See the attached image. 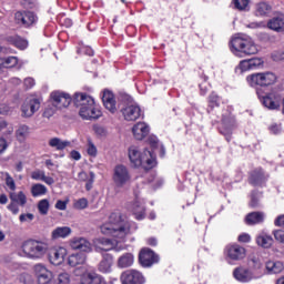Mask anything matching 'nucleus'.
<instances>
[{"instance_id":"obj_1","label":"nucleus","mask_w":284,"mask_h":284,"mask_svg":"<svg viewBox=\"0 0 284 284\" xmlns=\"http://www.w3.org/2000/svg\"><path fill=\"white\" fill-rule=\"evenodd\" d=\"M75 108H80L79 115L84 121H97L102 118V111L94 99L87 93H75L73 97Z\"/></svg>"},{"instance_id":"obj_2","label":"nucleus","mask_w":284,"mask_h":284,"mask_svg":"<svg viewBox=\"0 0 284 284\" xmlns=\"http://www.w3.org/2000/svg\"><path fill=\"white\" fill-rule=\"evenodd\" d=\"M100 229L104 235L123 240L130 233L131 225L121 214L112 213L110 215V223L103 224Z\"/></svg>"},{"instance_id":"obj_3","label":"nucleus","mask_w":284,"mask_h":284,"mask_svg":"<svg viewBox=\"0 0 284 284\" xmlns=\"http://www.w3.org/2000/svg\"><path fill=\"white\" fill-rule=\"evenodd\" d=\"M231 51L239 57L253 55L258 53V48L252 42V40L243 37H234L230 42Z\"/></svg>"},{"instance_id":"obj_4","label":"nucleus","mask_w":284,"mask_h":284,"mask_svg":"<svg viewBox=\"0 0 284 284\" xmlns=\"http://www.w3.org/2000/svg\"><path fill=\"white\" fill-rule=\"evenodd\" d=\"M22 252L30 258L40 260L49 252V243L37 240H27L22 243Z\"/></svg>"},{"instance_id":"obj_5","label":"nucleus","mask_w":284,"mask_h":284,"mask_svg":"<svg viewBox=\"0 0 284 284\" xmlns=\"http://www.w3.org/2000/svg\"><path fill=\"white\" fill-rule=\"evenodd\" d=\"M277 78L273 72H256L246 77V82L250 87L261 90L258 88H267L276 82Z\"/></svg>"},{"instance_id":"obj_6","label":"nucleus","mask_w":284,"mask_h":284,"mask_svg":"<svg viewBox=\"0 0 284 284\" xmlns=\"http://www.w3.org/2000/svg\"><path fill=\"white\" fill-rule=\"evenodd\" d=\"M237 128L236 116L229 112L223 114L221 119V125L217 128V131L221 135L225 138L227 143H231L233 131Z\"/></svg>"},{"instance_id":"obj_7","label":"nucleus","mask_w":284,"mask_h":284,"mask_svg":"<svg viewBox=\"0 0 284 284\" xmlns=\"http://www.w3.org/2000/svg\"><path fill=\"white\" fill-rule=\"evenodd\" d=\"M256 94L262 105L270 111H276L281 108L282 97L280 93L272 91L270 93H263V90H256Z\"/></svg>"},{"instance_id":"obj_8","label":"nucleus","mask_w":284,"mask_h":284,"mask_svg":"<svg viewBox=\"0 0 284 284\" xmlns=\"http://www.w3.org/2000/svg\"><path fill=\"white\" fill-rule=\"evenodd\" d=\"M14 23L23 29H31L34 27L39 18L34 11H16L13 17Z\"/></svg>"},{"instance_id":"obj_9","label":"nucleus","mask_w":284,"mask_h":284,"mask_svg":"<svg viewBox=\"0 0 284 284\" xmlns=\"http://www.w3.org/2000/svg\"><path fill=\"white\" fill-rule=\"evenodd\" d=\"M112 179L114 185L119 189H122L131 182L132 176L128 166L124 164H118L114 166Z\"/></svg>"},{"instance_id":"obj_10","label":"nucleus","mask_w":284,"mask_h":284,"mask_svg":"<svg viewBox=\"0 0 284 284\" xmlns=\"http://www.w3.org/2000/svg\"><path fill=\"white\" fill-rule=\"evenodd\" d=\"M41 108V99L36 95L26 98L21 105V116L32 118Z\"/></svg>"},{"instance_id":"obj_11","label":"nucleus","mask_w":284,"mask_h":284,"mask_svg":"<svg viewBox=\"0 0 284 284\" xmlns=\"http://www.w3.org/2000/svg\"><path fill=\"white\" fill-rule=\"evenodd\" d=\"M50 100L53 108L57 110H64L72 103V97L63 91H52L50 93Z\"/></svg>"},{"instance_id":"obj_12","label":"nucleus","mask_w":284,"mask_h":284,"mask_svg":"<svg viewBox=\"0 0 284 284\" xmlns=\"http://www.w3.org/2000/svg\"><path fill=\"white\" fill-rule=\"evenodd\" d=\"M268 174L265 173L263 168H255L248 173V184L256 187H263L267 183Z\"/></svg>"},{"instance_id":"obj_13","label":"nucleus","mask_w":284,"mask_h":284,"mask_svg":"<svg viewBox=\"0 0 284 284\" xmlns=\"http://www.w3.org/2000/svg\"><path fill=\"white\" fill-rule=\"evenodd\" d=\"M121 112L126 122H136L144 119V112L139 104H129Z\"/></svg>"},{"instance_id":"obj_14","label":"nucleus","mask_w":284,"mask_h":284,"mask_svg":"<svg viewBox=\"0 0 284 284\" xmlns=\"http://www.w3.org/2000/svg\"><path fill=\"white\" fill-rule=\"evenodd\" d=\"M34 277L38 284H51L54 275L53 272L47 268L43 264H36L33 267Z\"/></svg>"},{"instance_id":"obj_15","label":"nucleus","mask_w":284,"mask_h":284,"mask_svg":"<svg viewBox=\"0 0 284 284\" xmlns=\"http://www.w3.org/2000/svg\"><path fill=\"white\" fill-rule=\"evenodd\" d=\"M246 248L240 244H229L224 250V254L230 261H242L246 257Z\"/></svg>"},{"instance_id":"obj_16","label":"nucleus","mask_w":284,"mask_h":284,"mask_svg":"<svg viewBox=\"0 0 284 284\" xmlns=\"http://www.w3.org/2000/svg\"><path fill=\"white\" fill-rule=\"evenodd\" d=\"M139 262L144 267H151L160 262V256L151 248L144 247L139 254Z\"/></svg>"},{"instance_id":"obj_17","label":"nucleus","mask_w":284,"mask_h":284,"mask_svg":"<svg viewBox=\"0 0 284 284\" xmlns=\"http://www.w3.org/2000/svg\"><path fill=\"white\" fill-rule=\"evenodd\" d=\"M47 254L49 262L58 266L64 262L65 256L68 255V250L64 247H48Z\"/></svg>"},{"instance_id":"obj_18","label":"nucleus","mask_w":284,"mask_h":284,"mask_svg":"<svg viewBox=\"0 0 284 284\" xmlns=\"http://www.w3.org/2000/svg\"><path fill=\"white\" fill-rule=\"evenodd\" d=\"M128 153H129V160L131 162V165L134 169H139L143 165L144 160L146 158V151L141 152L138 146L131 145L128 150Z\"/></svg>"},{"instance_id":"obj_19","label":"nucleus","mask_w":284,"mask_h":284,"mask_svg":"<svg viewBox=\"0 0 284 284\" xmlns=\"http://www.w3.org/2000/svg\"><path fill=\"white\" fill-rule=\"evenodd\" d=\"M122 284H144L145 277L136 270H128L121 275Z\"/></svg>"},{"instance_id":"obj_20","label":"nucleus","mask_w":284,"mask_h":284,"mask_svg":"<svg viewBox=\"0 0 284 284\" xmlns=\"http://www.w3.org/2000/svg\"><path fill=\"white\" fill-rule=\"evenodd\" d=\"M102 101L105 110L111 114H115L118 112L115 97L111 91L104 90Z\"/></svg>"},{"instance_id":"obj_21","label":"nucleus","mask_w":284,"mask_h":284,"mask_svg":"<svg viewBox=\"0 0 284 284\" xmlns=\"http://www.w3.org/2000/svg\"><path fill=\"white\" fill-rule=\"evenodd\" d=\"M233 276L236 281H240V283H250V281H252V271L244 266L235 267Z\"/></svg>"},{"instance_id":"obj_22","label":"nucleus","mask_w":284,"mask_h":284,"mask_svg":"<svg viewBox=\"0 0 284 284\" xmlns=\"http://www.w3.org/2000/svg\"><path fill=\"white\" fill-rule=\"evenodd\" d=\"M221 103H223V98L215 91L211 92L207 97V114H212L215 111V108H221Z\"/></svg>"},{"instance_id":"obj_23","label":"nucleus","mask_w":284,"mask_h":284,"mask_svg":"<svg viewBox=\"0 0 284 284\" xmlns=\"http://www.w3.org/2000/svg\"><path fill=\"white\" fill-rule=\"evenodd\" d=\"M132 131H133V135H134L135 140L142 141L149 135L150 128L146 123L139 122V123L134 124V126L132 128Z\"/></svg>"},{"instance_id":"obj_24","label":"nucleus","mask_w":284,"mask_h":284,"mask_svg":"<svg viewBox=\"0 0 284 284\" xmlns=\"http://www.w3.org/2000/svg\"><path fill=\"white\" fill-rule=\"evenodd\" d=\"M4 41L19 50H26L29 45V42L18 34L7 37Z\"/></svg>"},{"instance_id":"obj_25","label":"nucleus","mask_w":284,"mask_h":284,"mask_svg":"<svg viewBox=\"0 0 284 284\" xmlns=\"http://www.w3.org/2000/svg\"><path fill=\"white\" fill-rule=\"evenodd\" d=\"M70 246L73 250L88 253L91 251V244L83 237H74L70 241Z\"/></svg>"},{"instance_id":"obj_26","label":"nucleus","mask_w":284,"mask_h":284,"mask_svg":"<svg viewBox=\"0 0 284 284\" xmlns=\"http://www.w3.org/2000/svg\"><path fill=\"white\" fill-rule=\"evenodd\" d=\"M244 222L248 226H254L256 224H261V223L265 222V213L251 212L245 216Z\"/></svg>"},{"instance_id":"obj_27","label":"nucleus","mask_w":284,"mask_h":284,"mask_svg":"<svg viewBox=\"0 0 284 284\" xmlns=\"http://www.w3.org/2000/svg\"><path fill=\"white\" fill-rule=\"evenodd\" d=\"M266 27L275 31L277 33L284 32V18L283 17H274L267 21Z\"/></svg>"},{"instance_id":"obj_28","label":"nucleus","mask_w":284,"mask_h":284,"mask_svg":"<svg viewBox=\"0 0 284 284\" xmlns=\"http://www.w3.org/2000/svg\"><path fill=\"white\" fill-rule=\"evenodd\" d=\"M113 264V256L109 253L102 254V261L99 263V271L101 273H110Z\"/></svg>"},{"instance_id":"obj_29","label":"nucleus","mask_w":284,"mask_h":284,"mask_svg":"<svg viewBox=\"0 0 284 284\" xmlns=\"http://www.w3.org/2000/svg\"><path fill=\"white\" fill-rule=\"evenodd\" d=\"M81 284H106V283L101 275L88 273L82 275Z\"/></svg>"},{"instance_id":"obj_30","label":"nucleus","mask_w":284,"mask_h":284,"mask_svg":"<svg viewBox=\"0 0 284 284\" xmlns=\"http://www.w3.org/2000/svg\"><path fill=\"white\" fill-rule=\"evenodd\" d=\"M49 146L55 149V151H64L70 146V141H64L60 138H51L49 140Z\"/></svg>"},{"instance_id":"obj_31","label":"nucleus","mask_w":284,"mask_h":284,"mask_svg":"<svg viewBox=\"0 0 284 284\" xmlns=\"http://www.w3.org/2000/svg\"><path fill=\"white\" fill-rule=\"evenodd\" d=\"M72 234V229L68 226H62V227H57L55 230L52 231L51 233V239L52 240H60V239H67Z\"/></svg>"},{"instance_id":"obj_32","label":"nucleus","mask_w":284,"mask_h":284,"mask_svg":"<svg viewBox=\"0 0 284 284\" xmlns=\"http://www.w3.org/2000/svg\"><path fill=\"white\" fill-rule=\"evenodd\" d=\"M256 244L263 248H270L273 245L274 240L266 233H261L255 239Z\"/></svg>"},{"instance_id":"obj_33","label":"nucleus","mask_w":284,"mask_h":284,"mask_svg":"<svg viewBox=\"0 0 284 284\" xmlns=\"http://www.w3.org/2000/svg\"><path fill=\"white\" fill-rule=\"evenodd\" d=\"M262 197H263L262 191H257V190L251 191L248 206L251 209L261 207V199Z\"/></svg>"},{"instance_id":"obj_34","label":"nucleus","mask_w":284,"mask_h":284,"mask_svg":"<svg viewBox=\"0 0 284 284\" xmlns=\"http://www.w3.org/2000/svg\"><path fill=\"white\" fill-rule=\"evenodd\" d=\"M114 247H115V243L110 239L101 237L97 240V248L100 251L108 252L113 250Z\"/></svg>"},{"instance_id":"obj_35","label":"nucleus","mask_w":284,"mask_h":284,"mask_svg":"<svg viewBox=\"0 0 284 284\" xmlns=\"http://www.w3.org/2000/svg\"><path fill=\"white\" fill-rule=\"evenodd\" d=\"M85 260L87 255L84 253H74L69 256L68 263L70 266L77 267L79 265L84 264Z\"/></svg>"},{"instance_id":"obj_36","label":"nucleus","mask_w":284,"mask_h":284,"mask_svg":"<svg viewBox=\"0 0 284 284\" xmlns=\"http://www.w3.org/2000/svg\"><path fill=\"white\" fill-rule=\"evenodd\" d=\"M145 153L146 156L141 166L143 168L144 171H151L156 166V159L153 158L151 151L146 150Z\"/></svg>"},{"instance_id":"obj_37","label":"nucleus","mask_w":284,"mask_h":284,"mask_svg":"<svg viewBox=\"0 0 284 284\" xmlns=\"http://www.w3.org/2000/svg\"><path fill=\"white\" fill-rule=\"evenodd\" d=\"M10 201L21 206H24L28 202L26 193L23 191H19V193H10Z\"/></svg>"},{"instance_id":"obj_38","label":"nucleus","mask_w":284,"mask_h":284,"mask_svg":"<svg viewBox=\"0 0 284 284\" xmlns=\"http://www.w3.org/2000/svg\"><path fill=\"white\" fill-rule=\"evenodd\" d=\"M266 270L270 274H278L284 270V265L282 262H274V261H268L266 263Z\"/></svg>"},{"instance_id":"obj_39","label":"nucleus","mask_w":284,"mask_h":284,"mask_svg":"<svg viewBox=\"0 0 284 284\" xmlns=\"http://www.w3.org/2000/svg\"><path fill=\"white\" fill-rule=\"evenodd\" d=\"M134 263V256L132 253H125L123 254L119 261H118V265L121 267V268H125V267H129L131 266L132 264Z\"/></svg>"},{"instance_id":"obj_40","label":"nucleus","mask_w":284,"mask_h":284,"mask_svg":"<svg viewBox=\"0 0 284 284\" xmlns=\"http://www.w3.org/2000/svg\"><path fill=\"white\" fill-rule=\"evenodd\" d=\"M30 192L33 197H39L45 195L48 193V189L44 184H32Z\"/></svg>"},{"instance_id":"obj_41","label":"nucleus","mask_w":284,"mask_h":284,"mask_svg":"<svg viewBox=\"0 0 284 284\" xmlns=\"http://www.w3.org/2000/svg\"><path fill=\"white\" fill-rule=\"evenodd\" d=\"M19 60L17 57L0 58V68L10 69L18 65Z\"/></svg>"},{"instance_id":"obj_42","label":"nucleus","mask_w":284,"mask_h":284,"mask_svg":"<svg viewBox=\"0 0 284 284\" xmlns=\"http://www.w3.org/2000/svg\"><path fill=\"white\" fill-rule=\"evenodd\" d=\"M29 131H30V129L28 125L19 126V129L16 131L17 140L19 142L24 141L29 135Z\"/></svg>"},{"instance_id":"obj_43","label":"nucleus","mask_w":284,"mask_h":284,"mask_svg":"<svg viewBox=\"0 0 284 284\" xmlns=\"http://www.w3.org/2000/svg\"><path fill=\"white\" fill-rule=\"evenodd\" d=\"M271 11L270 4L267 2H258L256 4V14L260 17L267 16V13Z\"/></svg>"},{"instance_id":"obj_44","label":"nucleus","mask_w":284,"mask_h":284,"mask_svg":"<svg viewBox=\"0 0 284 284\" xmlns=\"http://www.w3.org/2000/svg\"><path fill=\"white\" fill-rule=\"evenodd\" d=\"M38 211L41 215H47L50 211L49 200H40L38 203Z\"/></svg>"},{"instance_id":"obj_45","label":"nucleus","mask_w":284,"mask_h":284,"mask_svg":"<svg viewBox=\"0 0 284 284\" xmlns=\"http://www.w3.org/2000/svg\"><path fill=\"white\" fill-rule=\"evenodd\" d=\"M77 52L82 55L92 57L94 54V51L84 44H79Z\"/></svg>"},{"instance_id":"obj_46","label":"nucleus","mask_w":284,"mask_h":284,"mask_svg":"<svg viewBox=\"0 0 284 284\" xmlns=\"http://www.w3.org/2000/svg\"><path fill=\"white\" fill-rule=\"evenodd\" d=\"M236 70H240L241 73L252 70L250 59L240 61L239 65L236 67Z\"/></svg>"},{"instance_id":"obj_47","label":"nucleus","mask_w":284,"mask_h":284,"mask_svg":"<svg viewBox=\"0 0 284 284\" xmlns=\"http://www.w3.org/2000/svg\"><path fill=\"white\" fill-rule=\"evenodd\" d=\"M248 61L251 63V70L261 69L265 63V61H263V59L261 58H252V59H248Z\"/></svg>"},{"instance_id":"obj_48","label":"nucleus","mask_w":284,"mask_h":284,"mask_svg":"<svg viewBox=\"0 0 284 284\" xmlns=\"http://www.w3.org/2000/svg\"><path fill=\"white\" fill-rule=\"evenodd\" d=\"M88 204L89 203H88L87 197H80L79 200H75V202L73 203V207L75 210L82 211L88 207Z\"/></svg>"},{"instance_id":"obj_49","label":"nucleus","mask_w":284,"mask_h":284,"mask_svg":"<svg viewBox=\"0 0 284 284\" xmlns=\"http://www.w3.org/2000/svg\"><path fill=\"white\" fill-rule=\"evenodd\" d=\"M234 7L237 10H246L250 4V0H233Z\"/></svg>"},{"instance_id":"obj_50","label":"nucleus","mask_w":284,"mask_h":284,"mask_svg":"<svg viewBox=\"0 0 284 284\" xmlns=\"http://www.w3.org/2000/svg\"><path fill=\"white\" fill-rule=\"evenodd\" d=\"M45 172L43 170H36L31 172V179L36 181H43Z\"/></svg>"},{"instance_id":"obj_51","label":"nucleus","mask_w":284,"mask_h":284,"mask_svg":"<svg viewBox=\"0 0 284 284\" xmlns=\"http://www.w3.org/2000/svg\"><path fill=\"white\" fill-rule=\"evenodd\" d=\"M58 283L59 284H70V274L67 272L60 273L58 275Z\"/></svg>"},{"instance_id":"obj_52","label":"nucleus","mask_w":284,"mask_h":284,"mask_svg":"<svg viewBox=\"0 0 284 284\" xmlns=\"http://www.w3.org/2000/svg\"><path fill=\"white\" fill-rule=\"evenodd\" d=\"M6 185L11 191H16L17 190L16 181H14V179L10 174H7V176H6Z\"/></svg>"},{"instance_id":"obj_53","label":"nucleus","mask_w":284,"mask_h":284,"mask_svg":"<svg viewBox=\"0 0 284 284\" xmlns=\"http://www.w3.org/2000/svg\"><path fill=\"white\" fill-rule=\"evenodd\" d=\"M11 113V106L7 103H0V115L8 116Z\"/></svg>"},{"instance_id":"obj_54","label":"nucleus","mask_w":284,"mask_h":284,"mask_svg":"<svg viewBox=\"0 0 284 284\" xmlns=\"http://www.w3.org/2000/svg\"><path fill=\"white\" fill-rule=\"evenodd\" d=\"M9 148L7 139L0 138V155H2Z\"/></svg>"},{"instance_id":"obj_55","label":"nucleus","mask_w":284,"mask_h":284,"mask_svg":"<svg viewBox=\"0 0 284 284\" xmlns=\"http://www.w3.org/2000/svg\"><path fill=\"white\" fill-rule=\"evenodd\" d=\"M7 209L13 214V215H18L20 212V209L18 206L17 203L12 202L7 206Z\"/></svg>"},{"instance_id":"obj_56","label":"nucleus","mask_w":284,"mask_h":284,"mask_svg":"<svg viewBox=\"0 0 284 284\" xmlns=\"http://www.w3.org/2000/svg\"><path fill=\"white\" fill-rule=\"evenodd\" d=\"M201 97H205L209 92V82H202L199 84Z\"/></svg>"},{"instance_id":"obj_57","label":"nucleus","mask_w":284,"mask_h":284,"mask_svg":"<svg viewBox=\"0 0 284 284\" xmlns=\"http://www.w3.org/2000/svg\"><path fill=\"white\" fill-rule=\"evenodd\" d=\"M251 265L254 270H261V267H263V263H261V260L253 257L251 258Z\"/></svg>"},{"instance_id":"obj_58","label":"nucleus","mask_w":284,"mask_h":284,"mask_svg":"<svg viewBox=\"0 0 284 284\" xmlns=\"http://www.w3.org/2000/svg\"><path fill=\"white\" fill-rule=\"evenodd\" d=\"M23 84H24L26 89H31L36 85V80L33 78H26L23 80Z\"/></svg>"},{"instance_id":"obj_59","label":"nucleus","mask_w":284,"mask_h":284,"mask_svg":"<svg viewBox=\"0 0 284 284\" xmlns=\"http://www.w3.org/2000/svg\"><path fill=\"white\" fill-rule=\"evenodd\" d=\"M97 153H98V150H97V148H95V145L92 143V142H89V145H88V154L90 155V156H95L97 155Z\"/></svg>"},{"instance_id":"obj_60","label":"nucleus","mask_w":284,"mask_h":284,"mask_svg":"<svg viewBox=\"0 0 284 284\" xmlns=\"http://www.w3.org/2000/svg\"><path fill=\"white\" fill-rule=\"evenodd\" d=\"M237 241L242 243H250L252 241V237L250 236V234L243 233L239 235Z\"/></svg>"},{"instance_id":"obj_61","label":"nucleus","mask_w":284,"mask_h":284,"mask_svg":"<svg viewBox=\"0 0 284 284\" xmlns=\"http://www.w3.org/2000/svg\"><path fill=\"white\" fill-rule=\"evenodd\" d=\"M93 182H94V173L90 172V179L87 181V184H85V190L88 192L92 190Z\"/></svg>"},{"instance_id":"obj_62","label":"nucleus","mask_w":284,"mask_h":284,"mask_svg":"<svg viewBox=\"0 0 284 284\" xmlns=\"http://www.w3.org/2000/svg\"><path fill=\"white\" fill-rule=\"evenodd\" d=\"M33 220H34V215L31 214V213L21 214V215L19 216V221L22 222V223H24V222H27V221H33Z\"/></svg>"},{"instance_id":"obj_63","label":"nucleus","mask_w":284,"mask_h":284,"mask_svg":"<svg viewBox=\"0 0 284 284\" xmlns=\"http://www.w3.org/2000/svg\"><path fill=\"white\" fill-rule=\"evenodd\" d=\"M263 40L270 43H275L276 42V37L270 33H264L263 34Z\"/></svg>"},{"instance_id":"obj_64","label":"nucleus","mask_w":284,"mask_h":284,"mask_svg":"<svg viewBox=\"0 0 284 284\" xmlns=\"http://www.w3.org/2000/svg\"><path fill=\"white\" fill-rule=\"evenodd\" d=\"M274 237L276 241H280L281 243H284V232L283 231H275L274 233Z\"/></svg>"}]
</instances>
